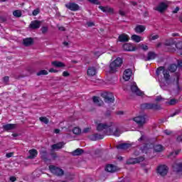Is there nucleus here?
Returning a JSON list of instances; mask_svg holds the SVG:
<instances>
[{
  "label": "nucleus",
  "mask_w": 182,
  "mask_h": 182,
  "mask_svg": "<svg viewBox=\"0 0 182 182\" xmlns=\"http://www.w3.org/2000/svg\"><path fill=\"white\" fill-rule=\"evenodd\" d=\"M122 65H123V60L121 58H117L116 60L109 64V72L111 73H116Z\"/></svg>",
  "instance_id": "1"
},
{
  "label": "nucleus",
  "mask_w": 182,
  "mask_h": 182,
  "mask_svg": "<svg viewBox=\"0 0 182 182\" xmlns=\"http://www.w3.org/2000/svg\"><path fill=\"white\" fill-rule=\"evenodd\" d=\"M141 110H161V105L158 103H144L140 105Z\"/></svg>",
  "instance_id": "2"
},
{
  "label": "nucleus",
  "mask_w": 182,
  "mask_h": 182,
  "mask_svg": "<svg viewBox=\"0 0 182 182\" xmlns=\"http://www.w3.org/2000/svg\"><path fill=\"white\" fill-rule=\"evenodd\" d=\"M174 76L173 82H175L176 85V89L173 90L176 91V95H178L182 92V86L181 84H180V77L181 76V74L180 73H175Z\"/></svg>",
  "instance_id": "3"
},
{
  "label": "nucleus",
  "mask_w": 182,
  "mask_h": 182,
  "mask_svg": "<svg viewBox=\"0 0 182 182\" xmlns=\"http://www.w3.org/2000/svg\"><path fill=\"white\" fill-rule=\"evenodd\" d=\"M156 73L157 76H160L161 73H163L164 79H162V80H170V73L168 70H165L164 67L158 68Z\"/></svg>",
  "instance_id": "4"
},
{
  "label": "nucleus",
  "mask_w": 182,
  "mask_h": 182,
  "mask_svg": "<svg viewBox=\"0 0 182 182\" xmlns=\"http://www.w3.org/2000/svg\"><path fill=\"white\" fill-rule=\"evenodd\" d=\"M105 103H114V95L112 92H105L101 94Z\"/></svg>",
  "instance_id": "5"
},
{
  "label": "nucleus",
  "mask_w": 182,
  "mask_h": 182,
  "mask_svg": "<svg viewBox=\"0 0 182 182\" xmlns=\"http://www.w3.org/2000/svg\"><path fill=\"white\" fill-rule=\"evenodd\" d=\"M49 170L50 171H51V173H53V174H55V176H60L65 174V172L62 168H58L53 165L49 166Z\"/></svg>",
  "instance_id": "6"
},
{
  "label": "nucleus",
  "mask_w": 182,
  "mask_h": 182,
  "mask_svg": "<svg viewBox=\"0 0 182 182\" xmlns=\"http://www.w3.org/2000/svg\"><path fill=\"white\" fill-rule=\"evenodd\" d=\"M130 89L134 95H136V96H144V92L139 89V87H137V84H136L135 82L132 83Z\"/></svg>",
  "instance_id": "7"
},
{
  "label": "nucleus",
  "mask_w": 182,
  "mask_h": 182,
  "mask_svg": "<svg viewBox=\"0 0 182 182\" xmlns=\"http://www.w3.org/2000/svg\"><path fill=\"white\" fill-rule=\"evenodd\" d=\"M156 172L159 176H161V177H164V176H167L168 173V167L166 165H160L158 166Z\"/></svg>",
  "instance_id": "8"
},
{
  "label": "nucleus",
  "mask_w": 182,
  "mask_h": 182,
  "mask_svg": "<svg viewBox=\"0 0 182 182\" xmlns=\"http://www.w3.org/2000/svg\"><path fill=\"white\" fill-rule=\"evenodd\" d=\"M134 122H136L139 127H143L146 124V116L141 115L134 118Z\"/></svg>",
  "instance_id": "9"
},
{
  "label": "nucleus",
  "mask_w": 182,
  "mask_h": 182,
  "mask_svg": "<svg viewBox=\"0 0 182 182\" xmlns=\"http://www.w3.org/2000/svg\"><path fill=\"white\" fill-rule=\"evenodd\" d=\"M65 6L67 9L73 11V12H76V11H79V9H80L79 5L75 2H68L65 5Z\"/></svg>",
  "instance_id": "10"
},
{
  "label": "nucleus",
  "mask_w": 182,
  "mask_h": 182,
  "mask_svg": "<svg viewBox=\"0 0 182 182\" xmlns=\"http://www.w3.org/2000/svg\"><path fill=\"white\" fill-rule=\"evenodd\" d=\"M159 85L163 90H168L170 89V85H171V80H159Z\"/></svg>",
  "instance_id": "11"
},
{
  "label": "nucleus",
  "mask_w": 182,
  "mask_h": 182,
  "mask_svg": "<svg viewBox=\"0 0 182 182\" xmlns=\"http://www.w3.org/2000/svg\"><path fill=\"white\" fill-rule=\"evenodd\" d=\"M168 8V5L164 2H161L156 8L155 11H158V12H160L161 14H163L166 9Z\"/></svg>",
  "instance_id": "12"
},
{
  "label": "nucleus",
  "mask_w": 182,
  "mask_h": 182,
  "mask_svg": "<svg viewBox=\"0 0 182 182\" xmlns=\"http://www.w3.org/2000/svg\"><path fill=\"white\" fill-rule=\"evenodd\" d=\"M41 25H42V21L36 20L31 21L29 25V28H31V29H39L41 28Z\"/></svg>",
  "instance_id": "13"
},
{
  "label": "nucleus",
  "mask_w": 182,
  "mask_h": 182,
  "mask_svg": "<svg viewBox=\"0 0 182 182\" xmlns=\"http://www.w3.org/2000/svg\"><path fill=\"white\" fill-rule=\"evenodd\" d=\"M132 73H133V71L132 69L128 68L124 71V75L123 79L124 80H126L127 82L128 80H130V77H132Z\"/></svg>",
  "instance_id": "14"
},
{
  "label": "nucleus",
  "mask_w": 182,
  "mask_h": 182,
  "mask_svg": "<svg viewBox=\"0 0 182 182\" xmlns=\"http://www.w3.org/2000/svg\"><path fill=\"white\" fill-rule=\"evenodd\" d=\"M65 144L63 141L53 144L51 146V151H54V150H60V149H63Z\"/></svg>",
  "instance_id": "15"
},
{
  "label": "nucleus",
  "mask_w": 182,
  "mask_h": 182,
  "mask_svg": "<svg viewBox=\"0 0 182 182\" xmlns=\"http://www.w3.org/2000/svg\"><path fill=\"white\" fill-rule=\"evenodd\" d=\"M172 168L173 171L176 173H181L182 172V162L181 163H174L172 165Z\"/></svg>",
  "instance_id": "16"
},
{
  "label": "nucleus",
  "mask_w": 182,
  "mask_h": 182,
  "mask_svg": "<svg viewBox=\"0 0 182 182\" xmlns=\"http://www.w3.org/2000/svg\"><path fill=\"white\" fill-rule=\"evenodd\" d=\"M109 133L108 134H112V136H116V137H119V136H120V134H122L120 129H119L118 128H109Z\"/></svg>",
  "instance_id": "17"
},
{
  "label": "nucleus",
  "mask_w": 182,
  "mask_h": 182,
  "mask_svg": "<svg viewBox=\"0 0 182 182\" xmlns=\"http://www.w3.org/2000/svg\"><path fill=\"white\" fill-rule=\"evenodd\" d=\"M40 154L42 160L45 161H50V159L49 158V154H48V151L42 150L40 151Z\"/></svg>",
  "instance_id": "18"
},
{
  "label": "nucleus",
  "mask_w": 182,
  "mask_h": 182,
  "mask_svg": "<svg viewBox=\"0 0 182 182\" xmlns=\"http://www.w3.org/2000/svg\"><path fill=\"white\" fill-rule=\"evenodd\" d=\"M124 50L127 52H134L136 50V48L134 47L132 43H125L122 46Z\"/></svg>",
  "instance_id": "19"
},
{
  "label": "nucleus",
  "mask_w": 182,
  "mask_h": 182,
  "mask_svg": "<svg viewBox=\"0 0 182 182\" xmlns=\"http://www.w3.org/2000/svg\"><path fill=\"white\" fill-rule=\"evenodd\" d=\"M105 171L108 173H116L117 171V166L113 164L107 165L105 167Z\"/></svg>",
  "instance_id": "20"
},
{
  "label": "nucleus",
  "mask_w": 182,
  "mask_h": 182,
  "mask_svg": "<svg viewBox=\"0 0 182 182\" xmlns=\"http://www.w3.org/2000/svg\"><path fill=\"white\" fill-rule=\"evenodd\" d=\"M3 129L4 132H11V130H14L16 127V124H6L3 125Z\"/></svg>",
  "instance_id": "21"
},
{
  "label": "nucleus",
  "mask_w": 182,
  "mask_h": 182,
  "mask_svg": "<svg viewBox=\"0 0 182 182\" xmlns=\"http://www.w3.org/2000/svg\"><path fill=\"white\" fill-rule=\"evenodd\" d=\"M105 137L104 134H94L90 136V140L92 141H96V140H102Z\"/></svg>",
  "instance_id": "22"
},
{
  "label": "nucleus",
  "mask_w": 182,
  "mask_h": 182,
  "mask_svg": "<svg viewBox=\"0 0 182 182\" xmlns=\"http://www.w3.org/2000/svg\"><path fill=\"white\" fill-rule=\"evenodd\" d=\"M129 36L126 33L120 34L118 36V41L122 43H126L129 41Z\"/></svg>",
  "instance_id": "23"
},
{
  "label": "nucleus",
  "mask_w": 182,
  "mask_h": 182,
  "mask_svg": "<svg viewBox=\"0 0 182 182\" xmlns=\"http://www.w3.org/2000/svg\"><path fill=\"white\" fill-rule=\"evenodd\" d=\"M99 9H101V11L102 12H105V14H113L114 12L113 9L109 6H100Z\"/></svg>",
  "instance_id": "24"
},
{
  "label": "nucleus",
  "mask_w": 182,
  "mask_h": 182,
  "mask_svg": "<svg viewBox=\"0 0 182 182\" xmlns=\"http://www.w3.org/2000/svg\"><path fill=\"white\" fill-rule=\"evenodd\" d=\"M130 147H132V144L127 143H123L117 146L118 150H127V149H130Z\"/></svg>",
  "instance_id": "25"
},
{
  "label": "nucleus",
  "mask_w": 182,
  "mask_h": 182,
  "mask_svg": "<svg viewBox=\"0 0 182 182\" xmlns=\"http://www.w3.org/2000/svg\"><path fill=\"white\" fill-rule=\"evenodd\" d=\"M23 43L24 46H32L33 45V38H26L23 40Z\"/></svg>",
  "instance_id": "26"
},
{
  "label": "nucleus",
  "mask_w": 182,
  "mask_h": 182,
  "mask_svg": "<svg viewBox=\"0 0 182 182\" xmlns=\"http://www.w3.org/2000/svg\"><path fill=\"white\" fill-rule=\"evenodd\" d=\"M107 129H109L107 124L100 123L97 125V132H103V130H106Z\"/></svg>",
  "instance_id": "27"
},
{
  "label": "nucleus",
  "mask_w": 182,
  "mask_h": 182,
  "mask_svg": "<svg viewBox=\"0 0 182 182\" xmlns=\"http://www.w3.org/2000/svg\"><path fill=\"white\" fill-rule=\"evenodd\" d=\"M157 58V54L153 51H150L147 54V58H145V60L147 62L148 60H153Z\"/></svg>",
  "instance_id": "28"
},
{
  "label": "nucleus",
  "mask_w": 182,
  "mask_h": 182,
  "mask_svg": "<svg viewBox=\"0 0 182 182\" xmlns=\"http://www.w3.org/2000/svg\"><path fill=\"white\" fill-rule=\"evenodd\" d=\"M151 147L154 148V151H156V153H161V151H164V146L161 144H157L155 146H153V144H151Z\"/></svg>",
  "instance_id": "29"
},
{
  "label": "nucleus",
  "mask_w": 182,
  "mask_h": 182,
  "mask_svg": "<svg viewBox=\"0 0 182 182\" xmlns=\"http://www.w3.org/2000/svg\"><path fill=\"white\" fill-rule=\"evenodd\" d=\"M29 156H28V159H33L36 156H38V151L35 149H33L28 151Z\"/></svg>",
  "instance_id": "30"
},
{
  "label": "nucleus",
  "mask_w": 182,
  "mask_h": 182,
  "mask_svg": "<svg viewBox=\"0 0 182 182\" xmlns=\"http://www.w3.org/2000/svg\"><path fill=\"white\" fill-rule=\"evenodd\" d=\"M97 73V70H96V68L95 67H89L87 71V74L88 75V76H95V75H96Z\"/></svg>",
  "instance_id": "31"
},
{
  "label": "nucleus",
  "mask_w": 182,
  "mask_h": 182,
  "mask_svg": "<svg viewBox=\"0 0 182 182\" xmlns=\"http://www.w3.org/2000/svg\"><path fill=\"white\" fill-rule=\"evenodd\" d=\"M134 31L136 33H142V32H144V31H146V26L143 25H138L134 28Z\"/></svg>",
  "instance_id": "32"
},
{
  "label": "nucleus",
  "mask_w": 182,
  "mask_h": 182,
  "mask_svg": "<svg viewBox=\"0 0 182 182\" xmlns=\"http://www.w3.org/2000/svg\"><path fill=\"white\" fill-rule=\"evenodd\" d=\"M84 153H85V150H83L82 149L78 148L75 151H73V152H71V154L72 156H82V154Z\"/></svg>",
  "instance_id": "33"
},
{
  "label": "nucleus",
  "mask_w": 182,
  "mask_h": 182,
  "mask_svg": "<svg viewBox=\"0 0 182 182\" xmlns=\"http://www.w3.org/2000/svg\"><path fill=\"white\" fill-rule=\"evenodd\" d=\"M175 46L178 50V53L182 57V41L176 43Z\"/></svg>",
  "instance_id": "34"
},
{
  "label": "nucleus",
  "mask_w": 182,
  "mask_h": 182,
  "mask_svg": "<svg viewBox=\"0 0 182 182\" xmlns=\"http://www.w3.org/2000/svg\"><path fill=\"white\" fill-rule=\"evenodd\" d=\"M51 65L55 66V68H65V64L60 61H53Z\"/></svg>",
  "instance_id": "35"
},
{
  "label": "nucleus",
  "mask_w": 182,
  "mask_h": 182,
  "mask_svg": "<svg viewBox=\"0 0 182 182\" xmlns=\"http://www.w3.org/2000/svg\"><path fill=\"white\" fill-rule=\"evenodd\" d=\"M151 144H145L143 146L141 147V150L144 153H147L149 149H151Z\"/></svg>",
  "instance_id": "36"
},
{
  "label": "nucleus",
  "mask_w": 182,
  "mask_h": 182,
  "mask_svg": "<svg viewBox=\"0 0 182 182\" xmlns=\"http://www.w3.org/2000/svg\"><path fill=\"white\" fill-rule=\"evenodd\" d=\"M180 151H181V150H177L171 152L170 154L168 155V159H175L176 156H178V154H180Z\"/></svg>",
  "instance_id": "37"
},
{
  "label": "nucleus",
  "mask_w": 182,
  "mask_h": 182,
  "mask_svg": "<svg viewBox=\"0 0 182 182\" xmlns=\"http://www.w3.org/2000/svg\"><path fill=\"white\" fill-rule=\"evenodd\" d=\"M178 103V100H176L175 98L170 100L169 101L166 102V105H168V106H175Z\"/></svg>",
  "instance_id": "38"
},
{
  "label": "nucleus",
  "mask_w": 182,
  "mask_h": 182,
  "mask_svg": "<svg viewBox=\"0 0 182 182\" xmlns=\"http://www.w3.org/2000/svg\"><path fill=\"white\" fill-rule=\"evenodd\" d=\"M176 46V41L174 39H169L165 42V46Z\"/></svg>",
  "instance_id": "39"
},
{
  "label": "nucleus",
  "mask_w": 182,
  "mask_h": 182,
  "mask_svg": "<svg viewBox=\"0 0 182 182\" xmlns=\"http://www.w3.org/2000/svg\"><path fill=\"white\" fill-rule=\"evenodd\" d=\"M131 39L134 41V42H136V43H139V42L141 41V37L140 36L134 34L132 36Z\"/></svg>",
  "instance_id": "40"
},
{
  "label": "nucleus",
  "mask_w": 182,
  "mask_h": 182,
  "mask_svg": "<svg viewBox=\"0 0 182 182\" xmlns=\"http://www.w3.org/2000/svg\"><path fill=\"white\" fill-rule=\"evenodd\" d=\"M177 65L176 64H171L168 69L169 70V72H171L172 73H174V72H176L177 70Z\"/></svg>",
  "instance_id": "41"
},
{
  "label": "nucleus",
  "mask_w": 182,
  "mask_h": 182,
  "mask_svg": "<svg viewBox=\"0 0 182 182\" xmlns=\"http://www.w3.org/2000/svg\"><path fill=\"white\" fill-rule=\"evenodd\" d=\"M14 16H16V18H21L22 16V12L21 10H16L13 12Z\"/></svg>",
  "instance_id": "42"
},
{
  "label": "nucleus",
  "mask_w": 182,
  "mask_h": 182,
  "mask_svg": "<svg viewBox=\"0 0 182 182\" xmlns=\"http://www.w3.org/2000/svg\"><path fill=\"white\" fill-rule=\"evenodd\" d=\"M126 164H136V158H131L127 161Z\"/></svg>",
  "instance_id": "43"
},
{
  "label": "nucleus",
  "mask_w": 182,
  "mask_h": 182,
  "mask_svg": "<svg viewBox=\"0 0 182 182\" xmlns=\"http://www.w3.org/2000/svg\"><path fill=\"white\" fill-rule=\"evenodd\" d=\"M39 120L42 122V123H45V124H48V123H49V119L46 117H41Z\"/></svg>",
  "instance_id": "44"
},
{
  "label": "nucleus",
  "mask_w": 182,
  "mask_h": 182,
  "mask_svg": "<svg viewBox=\"0 0 182 182\" xmlns=\"http://www.w3.org/2000/svg\"><path fill=\"white\" fill-rule=\"evenodd\" d=\"M73 133L74 134H79L80 133H82V129H80L79 127H75L73 129Z\"/></svg>",
  "instance_id": "45"
},
{
  "label": "nucleus",
  "mask_w": 182,
  "mask_h": 182,
  "mask_svg": "<svg viewBox=\"0 0 182 182\" xmlns=\"http://www.w3.org/2000/svg\"><path fill=\"white\" fill-rule=\"evenodd\" d=\"M144 160H145L144 156H139V157L135 158L136 164L143 162Z\"/></svg>",
  "instance_id": "46"
},
{
  "label": "nucleus",
  "mask_w": 182,
  "mask_h": 182,
  "mask_svg": "<svg viewBox=\"0 0 182 182\" xmlns=\"http://www.w3.org/2000/svg\"><path fill=\"white\" fill-rule=\"evenodd\" d=\"M178 68L179 72H176V73H180L181 75L182 73V60L178 61V65H176Z\"/></svg>",
  "instance_id": "47"
},
{
  "label": "nucleus",
  "mask_w": 182,
  "mask_h": 182,
  "mask_svg": "<svg viewBox=\"0 0 182 182\" xmlns=\"http://www.w3.org/2000/svg\"><path fill=\"white\" fill-rule=\"evenodd\" d=\"M48 73L46 70H42L37 73V76L46 75Z\"/></svg>",
  "instance_id": "48"
},
{
  "label": "nucleus",
  "mask_w": 182,
  "mask_h": 182,
  "mask_svg": "<svg viewBox=\"0 0 182 182\" xmlns=\"http://www.w3.org/2000/svg\"><path fill=\"white\" fill-rule=\"evenodd\" d=\"M41 31L43 35H45V33H47L48 31H49V28H48V26H43L41 27Z\"/></svg>",
  "instance_id": "49"
},
{
  "label": "nucleus",
  "mask_w": 182,
  "mask_h": 182,
  "mask_svg": "<svg viewBox=\"0 0 182 182\" xmlns=\"http://www.w3.org/2000/svg\"><path fill=\"white\" fill-rule=\"evenodd\" d=\"M166 100L165 98H163V97H161V95H159L156 97L155 99V102H164Z\"/></svg>",
  "instance_id": "50"
},
{
  "label": "nucleus",
  "mask_w": 182,
  "mask_h": 182,
  "mask_svg": "<svg viewBox=\"0 0 182 182\" xmlns=\"http://www.w3.org/2000/svg\"><path fill=\"white\" fill-rule=\"evenodd\" d=\"M179 113H181V109H176L175 112L170 115V117H174V116H176V114H179Z\"/></svg>",
  "instance_id": "51"
},
{
  "label": "nucleus",
  "mask_w": 182,
  "mask_h": 182,
  "mask_svg": "<svg viewBox=\"0 0 182 182\" xmlns=\"http://www.w3.org/2000/svg\"><path fill=\"white\" fill-rule=\"evenodd\" d=\"M41 12V10L39 9H36L35 10L33 11V16H36Z\"/></svg>",
  "instance_id": "52"
},
{
  "label": "nucleus",
  "mask_w": 182,
  "mask_h": 182,
  "mask_svg": "<svg viewBox=\"0 0 182 182\" xmlns=\"http://www.w3.org/2000/svg\"><path fill=\"white\" fill-rule=\"evenodd\" d=\"M88 2H90L91 4H94L95 5H99L100 2H99V0H87Z\"/></svg>",
  "instance_id": "53"
},
{
  "label": "nucleus",
  "mask_w": 182,
  "mask_h": 182,
  "mask_svg": "<svg viewBox=\"0 0 182 182\" xmlns=\"http://www.w3.org/2000/svg\"><path fill=\"white\" fill-rule=\"evenodd\" d=\"M50 156H51L53 160H56V159L58 157L56 153H50Z\"/></svg>",
  "instance_id": "54"
},
{
  "label": "nucleus",
  "mask_w": 182,
  "mask_h": 182,
  "mask_svg": "<svg viewBox=\"0 0 182 182\" xmlns=\"http://www.w3.org/2000/svg\"><path fill=\"white\" fill-rule=\"evenodd\" d=\"M92 101H93L94 103H99V97H96V96H94L92 97Z\"/></svg>",
  "instance_id": "55"
},
{
  "label": "nucleus",
  "mask_w": 182,
  "mask_h": 182,
  "mask_svg": "<svg viewBox=\"0 0 182 182\" xmlns=\"http://www.w3.org/2000/svg\"><path fill=\"white\" fill-rule=\"evenodd\" d=\"M141 48L143 49V50H149V46H145L144 44H141Z\"/></svg>",
  "instance_id": "56"
},
{
  "label": "nucleus",
  "mask_w": 182,
  "mask_h": 182,
  "mask_svg": "<svg viewBox=\"0 0 182 182\" xmlns=\"http://www.w3.org/2000/svg\"><path fill=\"white\" fill-rule=\"evenodd\" d=\"M102 153V149H96L95 151V154L96 155V156H99V154H100Z\"/></svg>",
  "instance_id": "57"
},
{
  "label": "nucleus",
  "mask_w": 182,
  "mask_h": 182,
  "mask_svg": "<svg viewBox=\"0 0 182 182\" xmlns=\"http://www.w3.org/2000/svg\"><path fill=\"white\" fill-rule=\"evenodd\" d=\"M164 133L165 134H166V136H170V134H171V132L169 131L168 129L164 130Z\"/></svg>",
  "instance_id": "58"
},
{
  "label": "nucleus",
  "mask_w": 182,
  "mask_h": 182,
  "mask_svg": "<svg viewBox=\"0 0 182 182\" xmlns=\"http://www.w3.org/2000/svg\"><path fill=\"white\" fill-rule=\"evenodd\" d=\"M12 156H14V153L13 152L7 153L6 154V157H7V159H10V157H12Z\"/></svg>",
  "instance_id": "59"
},
{
  "label": "nucleus",
  "mask_w": 182,
  "mask_h": 182,
  "mask_svg": "<svg viewBox=\"0 0 182 182\" xmlns=\"http://www.w3.org/2000/svg\"><path fill=\"white\" fill-rule=\"evenodd\" d=\"M180 11V7L176 6V9L172 11L173 14H177Z\"/></svg>",
  "instance_id": "60"
},
{
  "label": "nucleus",
  "mask_w": 182,
  "mask_h": 182,
  "mask_svg": "<svg viewBox=\"0 0 182 182\" xmlns=\"http://www.w3.org/2000/svg\"><path fill=\"white\" fill-rule=\"evenodd\" d=\"M3 80H4V82H5L6 83H7V82H9V77H8V76L4 77Z\"/></svg>",
  "instance_id": "61"
},
{
  "label": "nucleus",
  "mask_w": 182,
  "mask_h": 182,
  "mask_svg": "<svg viewBox=\"0 0 182 182\" xmlns=\"http://www.w3.org/2000/svg\"><path fill=\"white\" fill-rule=\"evenodd\" d=\"M159 35L152 36L151 41H156V39H159Z\"/></svg>",
  "instance_id": "62"
},
{
  "label": "nucleus",
  "mask_w": 182,
  "mask_h": 182,
  "mask_svg": "<svg viewBox=\"0 0 182 182\" xmlns=\"http://www.w3.org/2000/svg\"><path fill=\"white\" fill-rule=\"evenodd\" d=\"M69 73H68V71H64L63 73V76H64L65 77H68V76H69Z\"/></svg>",
  "instance_id": "63"
},
{
  "label": "nucleus",
  "mask_w": 182,
  "mask_h": 182,
  "mask_svg": "<svg viewBox=\"0 0 182 182\" xmlns=\"http://www.w3.org/2000/svg\"><path fill=\"white\" fill-rule=\"evenodd\" d=\"M176 140H177V141H179V142L182 141V134L180 135V136H178L176 138Z\"/></svg>",
  "instance_id": "64"
}]
</instances>
